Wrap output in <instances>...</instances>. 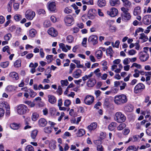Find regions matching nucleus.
Returning <instances> with one entry per match:
<instances>
[{
  "label": "nucleus",
  "instance_id": "obj_24",
  "mask_svg": "<svg viewBox=\"0 0 151 151\" xmlns=\"http://www.w3.org/2000/svg\"><path fill=\"white\" fill-rule=\"evenodd\" d=\"M9 76L13 78H14L16 80H17L19 78V76L18 73L15 72H12L10 73Z\"/></svg>",
  "mask_w": 151,
  "mask_h": 151
},
{
  "label": "nucleus",
  "instance_id": "obj_15",
  "mask_svg": "<svg viewBox=\"0 0 151 151\" xmlns=\"http://www.w3.org/2000/svg\"><path fill=\"white\" fill-rule=\"evenodd\" d=\"M82 70L80 69H77L74 71L72 74V76L75 78H77L81 76Z\"/></svg>",
  "mask_w": 151,
  "mask_h": 151
},
{
  "label": "nucleus",
  "instance_id": "obj_10",
  "mask_svg": "<svg viewBox=\"0 0 151 151\" xmlns=\"http://www.w3.org/2000/svg\"><path fill=\"white\" fill-rule=\"evenodd\" d=\"M143 22L145 24H150L151 22V16L150 15L145 16L143 19Z\"/></svg>",
  "mask_w": 151,
  "mask_h": 151
},
{
  "label": "nucleus",
  "instance_id": "obj_14",
  "mask_svg": "<svg viewBox=\"0 0 151 151\" xmlns=\"http://www.w3.org/2000/svg\"><path fill=\"white\" fill-rule=\"evenodd\" d=\"M64 21L66 24L68 25L72 23L73 21V19L71 16L68 15L65 17Z\"/></svg>",
  "mask_w": 151,
  "mask_h": 151
},
{
  "label": "nucleus",
  "instance_id": "obj_17",
  "mask_svg": "<svg viewBox=\"0 0 151 151\" xmlns=\"http://www.w3.org/2000/svg\"><path fill=\"white\" fill-rule=\"evenodd\" d=\"M96 12V10L95 9H90L88 13V16L90 19H93L95 18L94 14Z\"/></svg>",
  "mask_w": 151,
  "mask_h": 151
},
{
  "label": "nucleus",
  "instance_id": "obj_43",
  "mask_svg": "<svg viewBox=\"0 0 151 151\" xmlns=\"http://www.w3.org/2000/svg\"><path fill=\"white\" fill-rule=\"evenodd\" d=\"M22 18L21 15L19 14H16L14 16V19L17 22H19Z\"/></svg>",
  "mask_w": 151,
  "mask_h": 151
},
{
  "label": "nucleus",
  "instance_id": "obj_54",
  "mask_svg": "<svg viewBox=\"0 0 151 151\" xmlns=\"http://www.w3.org/2000/svg\"><path fill=\"white\" fill-rule=\"evenodd\" d=\"M73 62L76 63L77 65V67L78 68H81L82 65L80 64V62L79 60H73Z\"/></svg>",
  "mask_w": 151,
  "mask_h": 151
},
{
  "label": "nucleus",
  "instance_id": "obj_4",
  "mask_svg": "<svg viewBox=\"0 0 151 151\" xmlns=\"http://www.w3.org/2000/svg\"><path fill=\"white\" fill-rule=\"evenodd\" d=\"M25 17L27 19L32 20L35 17V12L31 10H27L25 12Z\"/></svg>",
  "mask_w": 151,
  "mask_h": 151
},
{
  "label": "nucleus",
  "instance_id": "obj_62",
  "mask_svg": "<svg viewBox=\"0 0 151 151\" xmlns=\"http://www.w3.org/2000/svg\"><path fill=\"white\" fill-rule=\"evenodd\" d=\"M29 91L30 92V96L31 97L34 98L36 95L37 93L31 89L29 90Z\"/></svg>",
  "mask_w": 151,
  "mask_h": 151
},
{
  "label": "nucleus",
  "instance_id": "obj_49",
  "mask_svg": "<svg viewBox=\"0 0 151 151\" xmlns=\"http://www.w3.org/2000/svg\"><path fill=\"white\" fill-rule=\"evenodd\" d=\"M9 47L8 46H6L4 47L2 49V51L3 52H6L8 53L9 55L10 54Z\"/></svg>",
  "mask_w": 151,
  "mask_h": 151
},
{
  "label": "nucleus",
  "instance_id": "obj_37",
  "mask_svg": "<svg viewBox=\"0 0 151 151\" xmlns=\"http://www.w3.org/2000/svg\"><path fill=\"white\" fill-rule=\"evenodd\" d=\"M137 149L134 146H130L127 147L126 151H137Z\"/></svg>",
  "mask_w": 151,
  "mask_h": 151
},
{
  "label": "nucleus",
  "instance_id": "obj_58",
  "mask_svg": "<svg viewBox=\"0 0 151 151\" xmlns=\"http://www.w3.org/2000/svg\"><path fill=\"white\" fill-rule=\"evenodd\" d=\"M9 65V62H5L1 63V65L2 68H5L7 67Z\"/></svg>",
  "mask_w": 151,
  "mask_h": 151
},
{
  "label": "nucleus",
  "instance_id": "obj_23",
  "mask_svg": "<svg viewBox=\"0 0 151 151\" xmlns=\"http://www.w3.org/2000/svg\"><path fill=\"white\" fill-rule=\"evenodd\" d=\"M108 22L109 24H108L109 27V30L111 32H115L117 29L116 26L111 24V21H109Z\"/></svg>",
  "mask_w": 151,
  "mask_h": 151
},
{
  "label": "nucleus",
  "instance_id": "obj_55",
  "mask_svg": "<svg viewBox=\"0 0 151 151\" xmlns=\"http://www.w3.org/2000/svg\"><path fill=\"white\" fill-rule=\"evenodd\" d=\"M120 43V41L119 40H117L115 42L114 45V42H112V45L113 47L118 48Z\"/></svg>",
  "mask_w": 151,
  "mask_h": 151
},
{
  "label": "nucleus",
  "instance_id": "obj_16",
  "mask_svg": "<svg viewBox=\"0 0 151 151\" xmlns=\"http://www.w3.org/2000/svg\"><path fill=\"white\" fill-rule=\"evenodd\" d=\"M96 83V81L95 79L93 78H90L87 82V86L89 87L93 86Z\"/></svg>",
  "mask_w": 151,
  "mask_h": 151
},
{
  "label": "nucleus",
  "instance_id": "obj_63",
  "mask_svg": "<svg viewBox=\"0 0 151 151\" xmlns=\"http://www.w3.org/2000/svg\"><path fill=\"white\" fill-rule=\"evenodd\" d=\"M57 92L59 95H61L62 93V89L61 86H59L58 87V89L57 91Z\"/></svg>",
  "mask_w": 151,
  "mask_h": 151
},
{
  "label": "nucleus",
  "instance_id": "obj_60",
  "mask_svg": "<svg viewBox=\"0 0 151 151\" xmlns=\"http://www.w3.org/2000/svg\"><path fill=\"white\" fill-rule=\"evenodd\" d=\"M71 104L70 100L68 99H66L65 100L64 103V105L65 106H68Z\"/></svg>",
  "mask_w": 151,
  "mask_h": 151
},
{
  "label": "nucleus",
  "instance_id": "obj_47",
  "mask_svg": "<svg viewBox=\"0 0 151 151\" xmlns=\"http://www.w3.org/2000/svg\"><path fill=\"white\" fill-rule=\"evenodd\" d=\"M6 90L8 92H11L14 91V87L12 86H9L6 87Z\"/></svg>",
  "mask_w": 151,
  "mask_h": 151
},
{
  "label": "nucleus",
  "instance_id": "obj_30",
  "mask_svg": "<svg viewBox=\"0 0 151 151\" xmlns=\"http://www.w3.org/2000/svg\"><path fill=\"white\" fill-rule=\"evenodd\" d=\"M86 132L84 129H79L77 133V136L78 137H81L85 134Z\"/></svg>",
  "mask_w": 151,
  "mask_h": 151
},
{
  "label": "nucleus",
  "instance_id": "obj_19",
  "mask_svg": "<svg viewBox=\"0 0 151 151\" xmlns=\"http://www.w3.org/2000/svg\"><path fill=\"white\" fill-rule=\"evenodd\" d=\"M38 124L40 127H44L47 124V122L44 118L40 119L38 121Z\"/></svg>",
  "mask_w": 151,
  "mask_h": 151
},
{
  "label": "nucleus",
  "instance_id": "obj_5",
  "mask_svg": "<svg viewBox=\"0 0 151 151\" xmlns=\"http://www.w3.org/2000/svg\"><path fill=\"white\" fill-rule=\"evenodd\" d=\"M47 7L50 11L55 12L56 10V4L55 2L49 1L47 3Z\"/></svg>",
  "mask_w": 151,
  "mask_h": 151
},
{
  "label": "nucleus",
  "instance_id": "obj_51",
  "mask_svg": "<svg viewBox=\"0 0 151 151\" xmlns=\"http://www.w3.org/2000/svg\"><path fill=\"white\" fill-rule=\"evenodd\" d=\"M75 10V12L77 14H78L80 12V10L78 9V7L75 4L72 5Z\"/></svg>",
  "mask_w": 151,
  "mask_h": 151
},
{
  "label": "nucleus",
  "instance_id": "obj_64",
  "mask_svg": "<svg viewBox=\"0 0 151 151\" xmlns=\"http://www.w3.org/2000/svg\"><path fill=\"white\" fill-rule=\"evenodd\" d=\"M130 130L128 129H125L123 131V134L125 135H128L130 132Z\"/></svg>",
  "mask_w": 151,
  "mask_h": 151
},
{
  "label": "nucleus",
  "instance_id": "obj_48",
  "mask_svg": "<svg viewBox=\"0 0 151 151\" xmlns=\"http://www.w3.org/2000/svg\"><path fill=\"white\" fill-rule=\"evenodd\" d=\"M126 127V125L124 123L120 124L117 127L118 130H122Z\"/></svg>",
  "mask_w": 151,
  "mask_h": 151
},
{
  "label": "nucleus",
  "instance_id": "obj_38",
  "mask_svg": "<svg viewBox=\"0 0 151 151\" xmlns=\"http://www.w3.org/2000/svg\"><path fill=\"white\" fill-rule=\"evenodd\" d=\"M59 47L61 49L62 51L65 52H68V50L66 48L65 45L63 43H60L59 45Z\"/></svg>",
  "mask_w": 151,
  "mask_h": 151
},
{
  "label": "nucleus",
  "instance_id": "obj_57",
  "mask_svg": "<svg viewBox=\"0 0 151 151\" xmlns=\"http://www.w3.org/2000/svg\"><path fill=\"white\" fill-rule=\"evenodd\" d=\"M130 62L129 58H126L124 59L123 61V63L125 65L129 64Z\"/></svg>",
  "mask_w": 151,
  "mask_h": 151
},
{
  "label": "nucleus",
  "instance_id": "obj_42",
  "mask_svg": "<svg viewBox=\"0 0 151 151\" xmlns=\"http://www.w3.org/2000/svg\"><path fill=\"white\" fill-rule=\"evenodd\" d=\"M76 68V65L73 63H71L70 65L69 73H71L73 70Z\"/></svg>",
  "mask_w": 151,
  "mask_h": 151
},
{
  "label": "nucleus",
  "instance_id": "obj_6",
  "mask_svg": "<svg viewBox=\"0 0 151 151\" xmlns=\"http://www.w3.org/2000/svg\"><path fill=\"white\" fill-rule=\"evenodd\" d=\"M94 97L91 95H87L84 100V103L86 104L90 105L94 101Z\"/></svg>",
  "mask_w": 151,
  "mask_h": 151
},
{
  "label": "nucleus",
  "instance_id": "obj_9",
  "mask_svg": "<svg viewBox=\"0 0 151 151\" xmlns=\"http://www.w3.org/2000/svg\"><path fill=\"white\" fill-rule=\"evenodd\" d=\"M139 59L142 62L147 61L149 58V55L147 53L145 52H140L139 54Z\"/></svg>",
  "mask_w": 151,
  "mask_h": 151
},
{
  "label": "nucleus",
  "instance_id": "obj_25",
  "mask_svg": "<svg viewBox=\"0 0 151 151\" xmlns=\"http://www.w3.org/2000/svg\"><path fill=\"white\" fill-rule=\"evenodd\" d=\"M141 7L139 6H137L135 7L134 9L133 14L134 16H137L139 14L140 11Z\"/></svg>",
  "mask_w": 151,
  "mask_h": 151
},
{
  "label": "nucleus",
  "instance_id": "obj_3",
  "mask_svg": "<svg viewBox=\"0 0 151 151\" xmlns=\"http://www.w3.org/2000/svg\"><path fill=\"white\" fill-rule=\"evenodd\" d=\"M114 119L117 122L122 123L125 121L126 120V117L122 112H117L115 114Z\"/></svg>",
  "mask_w": 151,
  "mask_h": 151
},
{
  "label": "nucleus",
  "instance_id": "obj_40",
  "mask_svg": "<svg viewBox=\"0 0 151 151\" xmlns=\"http://www.w3.org/2000/svg\"><path fill=\"white\" fill-rule=\"evenodd\" d=\"M74 38L71 35H69L67 37L66 41L69 43H72L73 41Z\"/></svg>",
  "mask_w": 151,
  "mask_h": 151
},
{
  "label": "nucleus",
  "instance_id": "obj_53",
  "mask_svg": "<svg viewBox=\"0 0 151 151\" xmlns=\"http://www.w3.org/2000/svg\"><path fill=\"white\" fill-rule=\"evenodd\" d=\"M12 37V35L10 33H8L5 35L4 36V39L6 41H9Z\"/></svg>",
  "mask_w": 151,
  "mask_h": 151
},
{
  "label": "nucleus",
  "instance_id": "obj_31",
  "mask_svg": "<svg viewBox=\"0 0 151 151\" xmlns=\"http://www.w3.org/2000/svg\"><path fill=\"white\" fill-rule=\"evenodd\" d=\"M123 3V5L126 7H130L131 4V2L129 0H121Z\"/></svg>",
  "mask_w": 151,
  "mask_h": 151
},
{
  "label": "nucleus",
  "instance_id": "obj_36",
  "mask_svg": "<svg viewBox=\"0 0 151 151\" xmlns=\"http://www.w3.org/2000/svg\"><path fill=\"white\" fill-rule=\"evenodd\" d=\"M112 51V48L111 46L109 47L106 50V53L107 54L109 55L111 57H112L113 56Z\"/></svg>",
  "mask_w": 151,
  "mask_h": 151
},
{
  "label": "nucleus",
  "instance_id": "obj_32",
  "mask_svg": "<svg viewBox=\"0 0 151 151\" xmlns=\"http://www.w3.org/2000/svg\"><path fill=\"white\" fill-rule=\"evenodd\" d=\"M38 132V131L37 129H35L32 132L31 136L32 139H35V138Z\"/></svg>",
  "mask_w": 151,
  "mask_h": 151
},
{
  "label": "nucleus",
  "instance_id": "obj_39",
  "mask_svg": "<svg viewBox=\"0 0 151 151\" xmlns=\"http://www.w3.org/2000/svg\"><path fill=\"white\" fill-rule=\"evenodd\" d=\"M36 33L37 32L34 29H32L29 31V35L31 37H34Z\"/></svg>",
  "mask_w": 151,
  "mask_h": 151
},
{
  "label": "nucleus",
  "instance_id": "obj_61",
  "mask_svg": "<svg viewBox=\"0 0 151 151\" xmlns=\"http://www.w3.org/2000/svg\"><path fill=\"white\" fill-rule=\"evenodd\" d=\"M44 24L45 27H47L50 26L51 24L49 20H46L44 22Z\"/></svg>",
  "mask_w": 151,
  "mask_h": 151
},
{
  "label": "nucleus",
  "instance_id": "obj_28",
  "mask_svg": "<svg viewBox=\"0 0 151 151\" xmlns=\"http://www.w3.org/2000/svg\"><path fill=\"white\" fill-rule=\"evenodd\" d=\"M103 52L101 50H99L96 53V56L98 59H101L102 57Z\"/></svg>",
  "mask_w": 151,
  "mask_h": 151
},
{
  "label": "nucleus",
  "instance_id": "obj_1",
  "mask_svg": "<svg viewBox=\"0 0 151 151\" xmlns=\"http://www.w3.org/2000/svg\"><path fill=\"white\" fill-rule=\"evenodd\" d=\"M127 96L124 94L116 96L114 97V102L117 105H119L126 103L127 101Z\"/></svg>",
  "mask_w": 151,
  "mask_h": 151
},
{
  "label": "nucleus",
  "instance_id": "obj_29",
  "mask_svg": "<svg viewBox=\"0 0 151 151\" xmlns=\"http://www.w3.org/2000/svg\"><path fill=\"white\" fill-rule=\"evenodd\" d=\"M117 124L115 122H111L108 127V129L110 131L113 130L115 127L116 126Z\"/></svg>",
  "mask_w": 151,
  "mask_h": 151
},
{
  "label": "nucleus",
  "instance_id": "obj_8",
  "mask_svg": "<svg viewBox=\"0 0 151 151\" xmlns=\"http://www.w3.org/2000/svg\"><path fill=\"white\" fill-rule=\"evenodd\" d=\"M98 37L96 35H93L89 37L88 41L92 43L93 45H95L98 43Z\"/></svg>",
  "mask_w": 151,
  "mask_h": 151
},
{
  "label": "nucleus",
  "instance_id": "obj_50",
  "mask_svg": "<svg viewBox=\"0 0 151 151\" xmlns=\"http://www.w3.org/2000/svg\"><path fill=\"white\" fill-rule=\"evenodd\" d=\"M61 86H67L69 83L67 80L66 79L64 80H62L60 81Z\"/></svg>",
  "mask_w": 151,
  "mask_h": 151
},
{
  "label": "nucleus",
  "instance_id": "obj_12",
  "mask_svg": "<svg viewBox=\"0 0 151 151\" xmlns=\"http://www.w3.org/2000/svg\"><path fill=\"white\" fill-rule=\"evenodd\" d=\"M47 32L49 35L53 37H55L58 35L57 31L52 27L49 29L47 31Z\"/></svg>",
  "mask_w": 151,
  "mask_h": 151
},
{
  "label": "nucleus",
  "instance_id": "obj_18",
  "mask_svg": "<svg viewBox=\"0 0 151 151\" xmlns=\"http://www.w3.org/2000/svg\"><path fill=\"white\" fill-rule=\"evenodd\" d=\"M97 124L96 123L93 122L88 125L87 128L90 131H91L94 130L97 128Z\"/></svg>",
  "mask_w": 151,
  "mask_h": 151
},
{
  "label": "nucleus",
  "instance_id": "obj_13",
  "mask_svg": "<svg viewBox=\"0 0 151 151\" xmlns=\"http://www.w3.org/2000/svg\"><path fill=\"white\" fill-rule=\"evenodd\" d=\"M121 17L122 20L125 22L129 20L131 18L130 14L129 12L124 14H122Z\"/></svg>",
  "mask_w": 151,
  "mask_h": 151
},
{
  "label": "nucleus",
  "instance_id": "obj_11",
  "mask_svg": "<svg viewBox=\"0 0 151 151\" xmlns=\"http://www.w3.org/2000/svg\"><path fill=\"white\" fill-rule=\"evenodd\" d=\"M145 88V85L142 83H139L134 88V91L137 93L139 91Z\"/></svg>",
  "mask_w": 151,
  "mask_h": 151
},
{
  "label": "nucleus",
  "instance_id": "obj_46",
  "mask_svg": "<svg viewBox=\"0 0 151 151\" xmlns=\"http://www.w3.org/2000/svg\"><path fill=\"white\" fill-rule=\"evenodd\" d=\"M44 132L47 133H50L52 131V129L50 127H47L44 128Z\"/></svg>",
  "mask_w": 151,
  "mask_h": 151
},
{
  "label": "nucleus",
  "instance_id": "obj_34",
  "mask_svg": "<svg viewBox=\"0 0 151 151\" xmlns=\"http://www.w3.org/2000/svg\"><path fill=\"white\" fill-rule=\"evenodd\" d=\"M39 117V115L37 113L35 112L32 114L31 118L32 120L35 121Z\"/></svg>",
  "mask_w": 151,
  "mask_h": 151
},
{
  "label": "nucleus",
  "instance_id": "obj_7",
  "mask_svg": "<svg viewBox=\"0 0 151 151\" xmlns=\"http://www.w3.org/2000/svg\"><path fill=\"white\" fill-rule=\"evenodd\" d=\"M107 13L111 17H114L117 15L118 13V10L116 8L112 7L109 10L107 11Z\"/></svg>",
  "mask_w": 151,
  "mask_h": 151
},
{
  "label": "nucleus",
  "instance_id": "obj_44",
  "mask_svg": "<svg viewBox=\"0 0 151 151\" xmlns=\"http://www.w3.org/2000/svg\"><path fill=\"white\" fill-rule=\"evenodd\" d=\"M10 127L14 129H17L19 127V125L16 123H13L10 124Z\"/></svg>",
  "mask_w": 151,
  "mask_h": 151
},
{
  "label": "nucleus",
  "instance_id": "obj_21",
  "mask_svg": "<svg viewBox=\"0 0 151 151\" xmlns=\"http://www.w3.org/2000/svg\"><path fill=\"white\" fill-rule=\"evenodd\" d=\"M48 101L49 102L52 104H54L56 101V98L53 95H48Z\"/></svg>",
  "mask_w": 151,
  "mask_h": 151
},
{
  "label": "nucleus",
  "instance_id": "obj_52",
  "mask_svg": "<svg viewBox=\"0 0 151 151\" xmlns=\"http://www.w3.org/2000/svg\"><path fill=\"white\" fill-rule=\"evenodd\" d=\"M135 73L133 74V76L134 77H138L139 76V71L137 69H135L134 70Z\"/></svg>",
  "mask_w": 151,
  "mask_h": 151
},
{
  "label": "nucleus",
  "instance_id": "obj_59",
  "mask_svg": "<svg viewBox=\"0 0 151 151\" xmlns=\"http://www.w3.org/2000/svg\"><path fill=\"white\" fill-rule=\"evenodd\" d=\"M104 105L107 107H108L109 105V99L108 98H106L104 101Z\"/></svg>",
  "mask_w": 151,
  "mask_h": 151
},
{
  "label": "nucleus",
  "instance_id": "obj_2",
  "mask_svg": "<svg viewBox=\"0 0 151 151\" xmlns=\"http://www.w3.org/2000/svg\"><path fill=\"white\" fill-rule=\"evenodd\" d=\"M29 109L27 106L24 104H20L17 108V113L20 115H23L28 112Z\"/></svg>",
  "mask_w": 151,
  "mask_h": 151
},
{
  "label": "nucleus",
  "instance_id": "obj_45",
  "mask_svg": "<svg viewBox=\"0 0 151 151\" xmlns=\"http://www.w3.org/2000/svg\"><path fill=\"white\" fill-rule=\"evenodd\" d=\"M33 147L30 145H27L25 148V151H34Z\"/></svg>",
  "mask_w": 151,
  "mask_h": 151
},
{
  "label": "nucleus",
  "instance_id": "obj_41",
  "mask_svg": "<svg viewBox=\"0 0 151 151\" xmlns=\"http://www.w3.org/2000/svg\"><path fill=\"white\" fill-rule=\"evenodd\" d=\"M14 66L16 68L19 67L21 66V61L20 60H17L14 63Z\"/></svg>",
  "mask_w": 151,
  "mask_h": 151
},
{
  "label": "nucleus",
  "instance_id": "obj_26",
  "mask_svg": "<svg viewBox=\"0 0 151 151\" xmlns=\"http://www.w3.org/2000/svg\"><path fill=\"white\" fill-rule=\"evenodd\" d=\"M0 106L5 108L6 109L10 108L9 104L6 102L3 101L0 103Z\"/></svg>",
  "mask_w": 151,
  "mask_h": 151
},
{
  "label": "nucleus",
  "instance_id": "obj_35",
  "mask_svg": "<svg viewBox=\"0 0 151 151\" xmlns=\"http://www.w3.org/2000/svg\"><path fill=\"white\" fill-rule=\"evenodd\" d=\"M56 142L55 141H52L49 144V147L52 150L55 149L56 148V145H55Z\"/></svg>",
  "mask_w": 151,
  "mask_h": 151
},
{
  "label": "nucleus",
  "instance_id": "obj_27",
  "mask_svg": "<svg viewBox=\"0 0 151 151\" xmlns=\"http://www.w3.org/2000/svg\"><path fill=\"white\" fill-rule=\"evenodd\" d=\"M139 39L142 40L143 42L147 41L148 39L147 35H146L145 34L142 33L140 34V37L139 38Z\"/></svg>",
  "mask_w": 151,
  "mask_h": 151
},
{
  "label": "nucleus",
  "instance_id": "obj_56",
  "mask_svg": "<svg viewBox=\"0 0 151 151\" xmlns=\"http://www.w3.org/2000/svg\"><path fill=\"white\" fill-rule=\"evenodd\" d=\"M133 67H135L137 68L141 69V65L136 63H134L132 64V65L131 66V68H132Z\"/></svg>",
  "mask_w": 151,
  "mask_h": 151
},
{
  "label": "nucleus",
  "instance_id": "obj_33",
  "mask_svg": "<svg viewBox=\"0 0 151 151\" xmlns=\"http://www.w3.org/2000/svg\"><path fill=\"white\" fill-rule=\"evenodd\" d=\"M97 4L99 6L101 7L104 6L106 5V2L105 0H99Z\"/></svg>",
  "mask_w": 151,
  "mask_h": 151
},
{
  "label": "nucleus",
  "instance_id": "obj_20",
  "mask_svg": "<svg viewBox=\"0 0 151 151\" xmlns=\"http://www.w3.org/2000/svg\"><path fill=\"white\" fill-rule=\"evenodd\" d=\"M134 107L131 104H128L126 105L124 107V110L127 112H131L132 111Z\"/></svg>",
  "mask_w": 151,
  "mask_h": 151
},
{
  "label": "nucleus",
  "instance_id": "obj_22",
  "mask_svg": "<svg viewBox=\"0 0 151 151\" xmlns=\"http://www.w3.org/2000/svg\"><path fill=\"white\" fill-rule=\"evenodd\" d=\"M110 5L112 6L118 5L120 4L119 0H109Z\"/></svg>",
  "mask_w": 151,
  "mask_h": 151
}]
</instances>
